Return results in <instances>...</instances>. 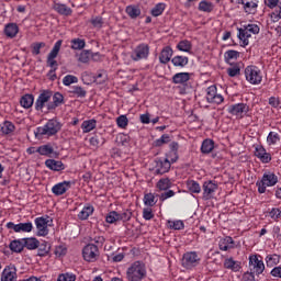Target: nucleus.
<instances>
[{"label": "nucleus", "mask_w": 281, "mask_h": 281, "mask_svg": "<svg viewBox=\"0 0 281 281\" xmlns=\"http://www.w3.org/2000/svg\"><path fill=\"white\" fill-rule=\"evenodd\" d=\"M63 128V123H60L57 119H50L44 126L37 127V135H46V137H54V135H58L60 130Z\"/></svg>", "instance_id": "nucleus-1"}, {"label": "nucleus", "mask_w": 281, "mask_h": 281, "mask_svg": "<svg viewBox=\"0 0 281 281\" xmlns=\"http://www.w3.org/2000/svg\"><path fill=\"white\" fill-rule=\"evenodd\" d=\"M251 34H260V26L258 24H247L241 29H238V38L241 41V47H247L249 45V38Z\"/></svg>", "instance_id": "nucleus-2"}, {"label": "nucleus", "mask_w": 281, "mask_h": 281, "mask_svg": "<svg viewBox=\"0 0 281 281\" xmlns=\"http://www.w3.org/2000/svg\"><path fill=\"white\" fill-rule=\"evenodd\" d=\"M128 281H142L146 278V268L142 262L135 261L126 271Z\"/></svg>", "instance_id": "nucleus-3"}, {"label": "nucleus", "mask_w": 281, "mask_h": 281, "mask_svg": "<svg viewBox=\"0 0 281 281\" xmlns=\"http://www.w3.org/2000/svg\"><path fill=\"white\" fill-rule=\"evenodd\" d=\"M278 183V176L273 172L263 173L261 181H257L259 194H265L267 192V187H273Z\"/></svg>", "instance_id": "nucleus-4"}, {"label": "nucleus", "mask_w": 281, "mask_h": 281, "mask_svg": "<svg viewBox=\"0 0 281 281\" xmlns=\"http://www.w3.org/2000/svg\"><path fill=\"white\" fill-rule=\"evenodd\" d=\"M245 77L250 85H260V82H262V72L257 66L246 67Z\"/></svg>", "instance_id": "nucleus-5"}, {"label": "nucleus", "mask_w": 281, "mask_h": 281, "mask_svg": "<svg viewBox=\"0 0 281 281\" xmlns=\"http://www.w3.org/2000/svg\"><path fill=\"white\" fill-rule=\"evenodd\" d=\"M82 256L87 262H95V260H98V258H100V250L98 249V245L88 244L82 249Z\"/></svg>", "instance_id": "nucleus-6"}, {"label": "nucleus", "mask_w": 281, "mask_h": 281, "mask_svg": "<svg viewBox=\"0 0 281 281\" xmlns=\"http://www.w3.org/2000/svg\"><path fill=\"white\" fill-rule=\"evenodd\" d=\"M150 54V47L148 44H139L131 55L132 60H146Z\"/></svg>", "instance_id": "nucleus-7"}, {"label": "nucleus", "mask_w": 281, "mask_h": 281, "mask_svg": "<svg viewBox=\"0 0 281 281\" xmlns=\"http://www.w3.org/2000/svg\"><path fill=\"white\" fill-rule=\"evenodd\" d=\"M200 260L201 258H199L195 251L186 252L182 257V267H184V269H193V267L199 265Z\"/></svg>", "instance_id": "nucleus-8"}, {"label": "nucleus", "mask_w": 281, "mask_h": 281, "mask_svg": "<svg viewBox=\"0 0 281 281\" xmlns=\"http://www.w3.org/2000/svg\"><path fill=\"white\" fill-rule=\"evenodd\" d=\"M202 190H203L202 199L204 201H210L211 199H214V192L218 190V184L212 180L205 181L202 186Z\"/></svg>", "instance_id": "nucleus-9"}, {"label": "nucleus", "mask_w": 281, "mask_h": 281, "mask_svg": "<svg viewBox=\"0 0 281 281\" xmlns=\"http://www.w3.org/2000/svg\"><path fill=\"white\" fill-rule=\"evenodd\" d=\"M249 267L250 271L256 273V276H260L265 271V261L258 258V255H251L249 257Z\"/></svg>", "instance_id": "nucleus-10"}, {"label": "nucleus", "mask_w": 281, "mask_h": 281, "mask_svg": "<svg viewBox=\"0 0 281 281\" xmlns=\"http://www.w3.org/2000/svg\"><path fill=\"white\" fill-rule=\"evenodd\" d=\"M225 99L218 94L216 86H211L206 89V101L210 104H222Z\"/></svg>", "instance_id": "nucleus-11"}, {"label": "nucleus", "mask_w": 281, "mask_h": 281, "mask_svg": "<svg viewBox=\"0 0 281 281\" xmlns=\"http://www.w3.org/2000/svg\"><path fill=\"white\" fill-rule=\"evenodd\" d=\"M52 95H54V92L50 90H42L37 100L35 101V110L43 111V109H45V104L52 100Z\"/></svg>", "instance_id": "nucleus-12"}, {"label": "nucleus", "mask_w": 281, "mask_h": 281, "mask_svg": "<svg viewBox=\"0 0 281 281\" xmlns=\"http://www.w3.org/2000/svg\"><path fill=\"white\" fill-rule=\"evenodd\" d=\"M7 229H13L16 234L23 233H30L32 229H34V226L32 225V222L26 223H19L14 224V222L7 223Z\"/></svg>", "instance_id": "nucleus-13"}, {"label": "nucleus", "mask_w": 281, "mask_h": 281, "mask_svg": "<svg viewBox=\"0 0 281 281\" xmlns=\"http://www.w3.org/2000/svg\"><path fill=\"white\" fill-rule=\"evenodd\" d=\"M35 225L37 229V236H47V234H49V228H47V225H49V216H47V218L36 217Z\"/></svg>", "instance_id": "nucleus-14"}, {"label": "nucleus", "mask_w": 281, "mask_h": 281, "mask_svg": "<svg viewBox=\"0 0 281 281\" xmlns=\"http://www.w3.org/2000/svg\"><path fill=\"white\" fill-rule=\"evenodd\" d=\"M228 113H231V115H236V117H243L244 115H247V113H249V105H247L246 103H237L231 105L228 108Z\"/></svg>", "instance_id": "nucleus-15"}, {"label": "nucleus", "mask_w": 281, "mask_h": 281, "mask_svg": "<svg viewBox=\"0 0 281 281\" xmlns=\"http://www.w3.org/2000/svg\"><path fill=\"white\" fill-rule=\"evenodd\" d=\"M19 280V277L16 276V266L9 265L7 266L2 273L0 281H16Z\"/></svg>", "instance_id": "nucleus-16"}, {"label": "nucleus", "mask_w": 281, "mask_h": 281, "mask_svg": "<svg viewBox=\"0 0 281 281\" xmlns=\"http://www.w3.org/2000/svg\"><path fill=\"white\" fill-rule=\"evenodd\" d=\"M239 5H243L246 14H256L258 12V0H237Z\"/></svg>", "instance_id": "nucleus-17"}, {"label": "nucleus", "mask_w": 281, "mask_h": 281, "mask_svg": "<svg viewBox=\"0 0 281 281\" xmlns=\"http://www.w3.org/2000/svg\"><path fill=\"white\" fill-rule=\"evenodd\" d=\"M172 162L168 158L156 160V175H166L170 171Z\"/></svg>", "instance_id": "nucleus-18"}, {"label": "nucleus", "mask_w": 281, "mask_h": 281, "mask_svg": "<svg viewBox=\"0 0 281 281\" xmlns=\"http://www.w3.org/2000/svg\"><path fill=\"white\" fill-rule=\"evenodd\" d=\"M70 188L71 181H64L55 184L52 188V192L53 194H55V196H63V194H65V192H67V190H69Z\"/></svg>", "instance_id": "nucleus-19"}, {"label": "nucleus", "mask_w": 281, "mask_h": 281, "mask_svg": "<svg viewBox=\"0 0 281 281\" xmlns=\"http://www.w3.org/2000/svg\"><path fill=\"white\" fill-rule=\"evenodd\" d=\"M60 104H65V97L60 92H55L53 95V102L47 104V111H54L58 109Z\"/></svg>", "instance_id": "nucleus-20"}, {"label": "nucleus", "mask_w": 281, "mask_h": 281, "mask_svg": "<svg viewBox=\"0 0 281 281\" xmlns=\"http://www.w3.org/2000/svg\"><path fill=\"white\" fill-rule=\"evenodd\" d=\"M255 156L262 161V164H269L271 161V154L267 153V149L262 146L256 147Z\"/></svg>", "instance_id": "nucleus-21"}, {"label": "nucleus", "mask_w": 281, "mask_h": 281, "mask_svg": "<svg viewBox=\"0 0 281 281\" xmlns=\"http://www.w3.org/2000/svg\"><path fill=\"white\" fill-rule=\"evenodd\" d=\"M172 54H173L172 47L170 46L164 47L159 55V60L161 65H168V63H170L172 58Z\"/></svg>", "instance_id": "nucleus-22"}, {"label": "nucleus", "mask_w": 281, "mask_h": 281, "mask_svg": "<svg viewBox=\"0 0 281 281\" xmlns=\"http://www.w3.org/2000/svg\"><path fill=\"white\" fill-rule=\"evenodd\" d=\"M53 9L55 10V12H57L58 14H60L61 16H71V14L74 13V10H71V8L67 7V4H63V3H54Z\"/></svg>", "instance_id": "nucleus-23"}, {"label": "nucleus", "mask_w": 281, "mask_h": 281, "mask_svg": "<svg viewBox=\"0 0 281 281\" xmlns=\"http://www.w3.org/2000/svg\"><path fill=\"white\" fill-rule=\"evenodd\" d=\"M46 168L49 170H54L55 172H60V170H65V164L60 160L47 159L45 161Z\"/></svg>", "instance_id": "nucleus-24"}, {"label": "nucleus", "mask_w": 281, "mask_h": 281, "mask_svg": "<svg viewBox=\"0 0 281 281\" xmlns=\"http://www.w3.org/2000/svg\"><path fill=\"white\" fill-rule=\"evenodd\" d=\"M19 34V25L16 23H8L4 26V35L8 38H14Z\"/></svg>", "instance_id": "nucleus-25"}, {"label": "nucleus", "mask_w": 281, "mask_h": 281, "mask_svg": "<svg viewBox=\"0 0 281 281\" xmlns=\"http://www.w3.org/2000/svg\"><path fill=\"white\" fill-rule=\"evenodd\" d=\"M190 80V72H178L173 75L172 82L173 85H186Z\"/></svg>", "instance_id": "nucleus-26"}, {"label": "nucleus", "mask_w": 281, "mask_h": 281, "mask_svg": "<svg viewBox=\"0 0 281 281\" xmlns=\"http://www.w3.org/2000/svg\"><path fill=\"white\" fill-rule=\"evenodd\" d=\"M224 269H229L231 271H240V261L234 260V258H227L224 261Z\"/></svg>", "instance_id": "nucleus-27"}, {"label": "nucleus", "mask_w": 281, "mask_h": 281, "mask_svg": "<svg viewBox=\"0 0 281 281\" xmlns=\"http://www.w3.org/2000/svg\"><path fill=\"white\" fill-rule=\"evenodd\" d=\"M218 247L221 251H227V249L234 248V239L231 236H226L220 240Z\"/></svg>", "instance_id": "nucleus-28"}, {"label": "nucleus", "mask_w": 281, "mask_h": 281, "mask_svg": "<svg viewBox=\"0 0 281 281\" xmlns=\"http://www.w3.org/2000/svg\"><path fill=\"white\" fill-rule=\"evenodd\" d=\"M9 249H11V251H13L14 254H21V251L25 249L23 239L12 240L9 245Z\"/></svg>", "instance_id": "nucleus-29"}, {"label": "nucleus", "mask_w": 281, "mask_h": 281, "mask_svg": "<svg viewBox=\"0 0 281 281\" xmlns=\"http://www.w3.org/2000/svg\"><path fill=\"white\" fill-rule=\"evenodd\" d=\"M20 104L23 106V109H32L34 105V94H24L20 99Z\"/></svg>", "instance_id": "nucleus-30"}, {"label": "nucleus", "mask_w": 281, "mask_h": 281, "mask_svg": "<svg viewBox=\"0 0 281 281\" xmlns=\"http://www.w3.org/2000/svg\"><path fill=\"white\" fill-rule=\"evenodd\" d=\"M171 63H172L173 67L183 68V67H186V65H188V63H190V59L186 56L178 55L171 59Z\"/></svg>", "instance_id": "nucleus-31"}, {"label": "nucleus", "mask_w": 281, "mask_h": 281, "mask_svg": "<svg viewBox=\"0 0 281 281\" xmlns=\"http://www.w3.org/2000/svg\"><path fill=\"white\" fill-rule=\"evenodd\" d=\"M126 14L130 16V19H137L142 14V9L137 5H127L125 9Z\"/></svg>", "instance_id": "nucleus-32"}, {"label": "nucleus", "mask_w": 281, "mask_h": 281, "mask_svg": "<svg viewBox=\"0 0 281 281\" xmlns=\"http://www.w3.org/2000/svg\"><path fill=\"white\" fill-rule=\"evenodd\" d=\"M26 249H38L40 241L35 237L22 238Z\"/></svg>", "instance_id": "nucleus-33"}, {"label": "nucleus", "mask_w": 281, "mask_h": 281, "mask_svg": "<svg viewBox=\"0 0 281 281\" xmlns=\"http://www.w3.org/2000/svg\"><path fill=\"white\" fill-rule=\"evenodd\" d=\"M97 124H98V121H95V119L83 121L81 124V130L83 133H91V131L95 128Z\"/></svg>", "instance_id": "nucleus-34"}, {"label": "nucleus", "mask_w": 281, "mask_h": 281, "mask_svg": "<svg viewBox=\"0 0 281 281\" xmlns=\"http://www.w3.org/2000/svg\"><path fill=\"white\" fill-rule=\"evenodd\" d=\"M35 151L44 157H49L50 155H54V147H52V145H42L37 147Z\"/></svg>", "instance_id": "nucleus-35"}, {"label": "nucleus", "mask_w": 281, "mask_h": 281, "mask_svg": "<svg viewBox=\"0 0 281 281\" xmlns=\"http://www.w3.org/2000/svg\"><path fill=\"white\" fill-rule=\"evenodd\" d=\"M211 150H214V140L212 139L203 140L201 146V153H203V155H210Z\"/></svg>", "instance_id": "nucleus-36"}, {"label": "nucleus", "mask_w": 281, "mask_h": 281, "mask_svg": "<svg viewBox=\"0 0 281 281\" xmlns=\"http://www.w3.org/2000/svg\"><path fill=\"white\" fill-rule=\"evenodd\" d=\"M91 214H93V206L92 205H88L85 206L80 213L78 214V218L80 221H87V218H89V216H91Z\"/></svg>", "instance_id": "nucleus-37"}, {"label": "nucleus", "mask_w": 281, "mask_h": 281, "mask_svg": "<svg viewBox=\"0 0 281 281\" xmlns=\"http://www.w3.org/2000/svg\"><path fill=\"white\" fill-rule=\"evenodd\" d=\"M52 249V245L47 241H43L42 244H38L37 247V256H47L49 254V250Z\"/></svg>", "instance_id": "nucleus-38"}, {"label": "nucleus", "mask_w": 281, "mask_h": 281, "mask_svg": "<svg viewBox=\"0 0 281 281\" xmlns=\"http://www.w3.org/2000/svg\"><path fill=\"white\" fill-rule=\"evenodd\" d=\"M61 46H63V40L57 41L55 43L53 49L48 54L47 59L54 60L58 56V53L60 52Z\"/></svg>", "instance_id": "nucleus-39"}, {"label": "nucleus", "mask_w": 281, "mask_h": 281, "mask_svg": "<svg viewBox=\"0 0 281 281\" xmlns=\"http://www.w3.org/2000/svg\"><path fill=\"white\" fill-rule=\"evenodd\" d=\"M187 188L192 194H200L201 193V184L194 180L187 181Z\"/></svg>", "instance_id": "nucleus-40"}, {"label": "nucleus", "mask_w": 281, "mask_h": 281, "mask_svg": "<svg viewBox=\"0 0 281 281\" xmlns=\"http://www.w3.org/2000/svg\"><path fill=\"white\" fill-rule=\"evenodd\" d=\"M157 188L162 191L170 190V188H172V182L169 178H162L157 182Z\"/></svg>", "instance_id": "nucleus-41"}, {"label": "nucleus", "mask_w": 281, "mask_h": 281, "mask_svg": "<svg viewBox=\"0 0 281 281\" xmlns=\"http://www.w3.org/2000/svg\"><path fill=\"white\" fill-rule=\"evenodd\" d=\"M177 49H179V52H187V53L191 52L192 43H190V41H188V40L180 41L177 44Z\"/></svg>", "instance_id": "nucleus-42"}, {"label": "nucleus", "mask_w": 281, "mask_h": 281, "mask_svg": "<svg viewBox=\"0 0 281 281\" xmlns=\"http://www.w3.org/2000/svg\"><path fill=\"white\" fill-rule=\"evenodd\" d=\"M70 93L77 95V98H87V90L80 86H74L70 90Z\"/></svg>", "instance_id": "nucleus-43"}, {"label": "nucleus", "mask_w": 281, "mask_h": 281, "mask_svg": "<svg viewBox=\"0 0 281 281\" xmlns=\"http://www.w3.org/2000/svg\"><path fill=\"white\" fill-rule=\"evenodd\" d=\"M164 10H166V3H157L153 9H151V16H161L164 14Z\"/></svg>", "instance_id": "nucleus-44"}, {"label": "nucleus", "mask_w": 281, "mask_h": 281, "mask_svg": "<svg viewBox=\"0 0 281 281\" xmlns=\"http://www.w3.org/2000/svg\"><path fill=\"white\" fill-rule=\"evenodd\" d=\"M199 10L200 12H212V10H214V4L203 0L199 3Z\"/></svg>", "instance_id": "nucleus-45"}, {"label": "nucleus", "mask_w": 281, "mask_h": 281, "mask_svg": "<svg viewBox=\"0 0 281 281\" xmlns=\"http://www.w3.org/2000/svg\"><path fill=\"white\" fill-rule=\"evenodd\" d=\"M45 42H37V43H33L31 45V52L33 54V56H38V54H41V49H43V47H45Z\"/></svg>", "instance_id": "nucleus-46"}, {"label": "nucleus", "mask_w": 281, "mask_h": 281, "mask_svg": "<svg viewBox=\"0 0 281 281\" xmlns=\"http://www.w3.org/2000/svg\"><path fill=\"white\" fill-rule=\"evenodd\" d=\"M70 43H71V49H85V46L87 45L85 40H80V38H74L71 40Z\"/></svg>", "instance_id": "nucleus-47"}, {"label": "nucleus", "mask_w": 281, "mask_h": 281, "mask_svg": "<svg viewBox=\"0 0 281 281\" xmlns=\"http://www.w3.org/2000/svg\"><path fill=\"white\" fill-rule=\"evenodd\" d=\"M144 204L147 205L148 207H153L154 205H156L157 201L155 200V194L153 193L145 194Z\"/></svg>", "instance_id": "nucleus-48"}, {"label": "nucleus", "mask_w": 281, "mask_h": 281, "mask_svg": "<svg viewBox=\"0 0 281 281\" xmlns=\"http://www.w3.org/2000/svg\"><path fill=\"white\" fill-rule=\"evenodd\" d=\"M1 132L3 135H10V133H14V124H12V122L5 121L1 127Z\"/></svg>", "instance_id": "nucleus-49"}, {"label": "nucleus", "mask_w": 281, "mask_h": 281, "mask_svg": "<svg viewBox=\"0 0 281 281\" xmlns=\"http://www.w3.org/2000/svg\"><path fill=\"white\" fill-rule=\"evenodd\" d=\"M227 74L231 78H236V76H240V66L238 64L233 65L227 68Z\"/></svg>", "instance_id": "nucleus-50"}, {"label": "nucleus", "mask_w": 281, "mask_h": 281, "mask_svg": "<svg viewBox=\"0 0 281 281\" xmlns=\"http://www.w3.org/2000/svg\"><path fill=\"white\" fill-rule=\"evenodd\" d=\"M267 142H268L269 146L278 144V142H280V134H278L276 132H270L268 134Z\"/></svg>", "instance_id": "nucleus-51"}, {"label": "nucleus", "mask_w": 281, "mask_h": 281, "mask_svg": "<svg viewBox=\"0 0 281 281\" xmlns=\"http://www.w3.org/2000/svg\"><path fill=\"white\" fill-rule=\"evenodd\" d=\"M168 143H170V135L164 134L160 138H158L154 142V146L159 148V147L164 146V144H168Z\"/></svg>", "instance_id": "nucleus-52"}, {"label": "nucleus", "mask_w": 281, "mask_h": 281, "mask_svg": "<svg viewBox=\"0 0 281 281\" xmlns=\"http://www.w3.org/2000/svg\"><path fill=\"white\" fill-rule=\"evenodd\" d=\"M238 56H240V53L237 50H227L224 54V58H225L226 63H229V60H236L238 58Z\"/></svg>", "instance_id": "nucleus-53"}, {"label": "nucleus", "mask_w": 281, "mask_h": 281, "mask_svg": "<svg viewBox=\"0 0 281 281\" xmlns=\"http://www.w3.org/2000/svg\"><path fill=\"white\" fill-rule=\"evenodd\" d=\"M267 267H273L280 262V257L278 255H268L266 257Z\"/></svg>", "instance_id": "nucleus-54"}, {"label": "nucleus", "mask_w": 281, "mask_h": 281, "mask_svg": "<svg viewBox=\"0 0 281 281\" xmlns=\"http://www.w3.org/2000/svg\"><path fill=\"white\" fill-rule=\"evenodd\" d=\"M105 221H106V223H110V224L117 223V221H120L119 212L117 211H111L106 215Z\"/></svg>", "instance_id": "nucleus-55"}, {"label": "nucleus", "mask_w": 281, "mask_h": 281, "mask_svg": "<svg viewBox=\"0 0 281 281\" xmlns=\"http://www.w3.org/2000/svg\"><path fill=\"white\" fill-rule=\"evenodd\" d=\"M76 82H78V77L72 75H67L63 79V85H65V87H69L70 85H76Z\"/></svg>", "instance_id": "nucleus-56"}, {"label": "nucleus", "mask_w": 281, "mask_h": 281, "mask_svg": "<svg viewBox=\"0 0 281 281\" xmlns=\"http://www.w3.org/2000/svg\"><path fill=\"white\" fill-rule=\"evenodd\" d=\"M168 225L170 227V229H183V227H186V225L183 224V221L178 220V221H168Z\"/></svg>", "instance_id": "nucleus-57"}, {"label": "nucleus", "mask_w": 281, "mask_h": 281, "mask_svg": "<svg viewBox=\"0 0 281 281\" xmlns=\"http://www.w3.org/2000/svg\"><path fill=\"white\" fill-rule=\"evenodd\" d=\"M116 124L119 128H126V126H128V117H126V115H120L116 119Z\"/></svg>", "instance_id": "nucleus-58"}, {"label": "nucleus", "mask_w": 281, "mask_h": 281, "mask_svg": "<svg viewBox=\"0 0 281 281\" xmlns=\"http://www.w3.org/2000/svg\"><path fill=\"white\" fill-rule=\"evenodd\" d=\"M90 59H91V52L89 50H82L78 58L79 63H83V64L89 63Z\"/></svg>", "instance_id": "nucleus-59"}, {"label": "nucleus", "mask_w": 281, "mask_h": 281, "mask_svg": "<svg viewBox=\"0 0 281 281\" xmlns=\"http://www.w3.org/2000/svg\"><path fill=\"white\" fill-rule=\"evenodd\" d=\"M54 254L55 256H57V258H60L61 256H67V247L63 245L56 246Z\"/></svg>", "instance_id": "nucleus-60"}, {"label": "nucleus", "mask_w": 281, "mask_h": 281, "mask_svg": "<svg viewBox=\"0 0 281 281\" xmlns=\"http://www.w3.org/2000/svg\"><path fill=\"white\" fill-rule=\"evenodd\" d=\"M90 23L93 25V27H98L100 30V27L104 25V20L102 16H95L91 19Z\"/></svg>", "instance_id": "nucleus-61"}, {"label": "nucleus", "mask_w": 281, "mask_h": 281, "mask_svg": "<svg viewBox=\"0 0 281 281\" xmlns=\"http://www.w3.org/2000/svg\"><path fill=\"white\" fill-rule=\"evenodd\" d=\"M131 216H133V213L130 211H124L122 213H119V221H123V223H126V221H131Z\"/></svg>", "instance_id": "nucleus-62"}, {"label": "nucleus", "mask_w": 281, "mask_h": 281, "mask_svg": "<svg viewBox=\"0 0 281 281\" xmlns=\"http://www.w3.org/2000/svg\"><path fill=\"white\" fill-rule=\"evenodd\" d=\"M57 281H76V274H70V273L60 274Z\"/></svg>", "instance_id": "nucleus-63"}, {"label": "nucleus", "mask_w": 281, "mask_h": 281, "mask_svg": "<svg viewBox=\"0 0 281 281\" xmlns=\"http://www.w3.org/2000/svg\"><path fill=\"white\" fill-rule=\"evenodd\" d=\"M256 272L251 271L250 272H245L243 274V281H258L256 280Z\"/></svg>", "instance_id": "nucleus-64"}]
</instances>
